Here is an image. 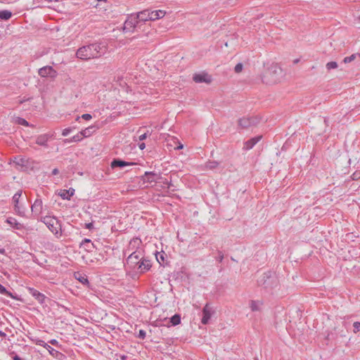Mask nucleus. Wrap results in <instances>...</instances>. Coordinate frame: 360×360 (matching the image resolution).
<instances>
[{
    "instance_id": "20",
    "label": "nucleus",
    "mask_w": 360,
    "mask_h": 360,
    "mask_svg": "<svg viewBox=\"0 0 360 360\" xmlns=\"http://www.w3.org/2000/svg\"><path fill=\"white\" fill-rule=\"evenodd\" d=\"M37 345H39V346H42L44 348H46L49 351V352L53 356H54L55 354L58 353V351H56V349L52 348L50 345H49L47 343H46L44 340H37Z\"/></svg>"
},
{
    "instance_id": "13",
    "label": "nucleus",
    "mask_w": 360,
    "mask_h": 360,
    "mask_svg": "<svg viewBox=\"0 0 360 360\" xmlns=\"http://www.w3.org/2000/svg\"><path fill=\"white\" fill-rule=\"evenodd\" d=\"M32 214L34 217H39L42 213L43 203L41 199H36L31 206Z\"/></svg>"
},
{
    "instance_id": "59",
    "label": "nucleus",
    "mask_w": 360,
    "mask_h": 360,
    "mask_svg": "<svg viewBox=\"0 0 360 360\" xmlns=\"http://www.w3.org/2000/svg\"><path fill=\"white\" fill-rule=\"evenodd\" d=\"M79 118H80L79 117H77L76 120H79Z\"/></svg>"
},
{
    "instance_id": "47",
    "label": "nucleus",
    "mask_w": 360,
    "mask_h": 360,
    "mask_svg": "<svg viewBox=\"0 0 360 360\" xmlns=\"http://www.w3.org/2000/svg\"><path fill=\"white\" fill-rule=\"evenodd\" d=\"M147 136H148V134L144 133V134L140 135L139 139L140 141H143V140L146 139L147 138Z\"/></svg>"
},
{
    "instance_id": "15",
    "label": "nucleus",
    "mask_w": 360,
    "mask_h": 360,
    "mask_svg": "<svg viewBox=\"0 0 360 360\" xmlns=\"http://www.w3.org/2000/svg\"><path fill=\"white\" fill-rule=\"evenodd\" d=\"M133 165H135V163L131 162H126V161L120 160V159H114L110 163V167L112 169L116 168V167L122 168L124 167Z\"/></svg>"
},
{
    "instance_id": "1",
    "label": "nucleus",
    "mask_w": 360,
    "mask_h": 360,
    "mask_svg": "<svg viewBox=\"0 0 360 360\" xmlns=\"http://www.w3.org/2000/svg\"><path fill=\"white\" fill-rule=\"evenodd\" d=\"M106 50L105 45L95 42L79 48L76 52V57L82 60L98 58L105 53Z\"/></svg>"
},
{
    "instance_id": "39",
    "label": "nucleus",
    "mask_w": 360,
    "mask_h": 360,
    "mask_svg": "<svg viewBox=\"0 0 360 360\" xmlns=\"http://www.w3.org/2000/svg\"><path fill=\"white\" fill-rule=\"evenodd\" d=\"M352 179L353 180H359L360 179V170L355 171L352 175Z\"/></svg>"
},
{
    "instance_id": "53",
    "label": "nucleus",
    "mask_w": 360,
    "mask_h": 360,
    "mask_svg": "<svg viewBox=\"0 0 360 360\" xmlns=\"http://www.w3.org/2000/svg\"><path fill=\"white\" fill-rule=\"evenodd\" d=\"M162 183L168 184L167 188H169V187L171 186L170 183L169 184L166 180H165V181H162Z\"/></svg>"
},
{
    "instance_id": "43",
    "label": "nucleus",
    "mask_w": 360,
    "mask_h": 360,
    "mask_svg": "<svg viewBox=\"0 0 360 360\" xmlns=\"http://www.w3.org/2000/svg\"><path fill=\"white\" fill-rule=\"evenodd\" d=\"M141 243V240L138 238H133L132 240H131L130 243H129V245H139V243Z\"/></svg>"
},
{
    "instance_id": "21",
    "label": "nucleus",
    "mask_w": 360,
    "mask_h": 360,
    "mask_svg": "<svg viewBox=\"0 0 360 360\" xmlns=\"http://www.w3.org/2000/svg\"><path fill=\"white\" fill-rule=\"evenodd\" d=\"M6 222L9 224L11 226H13L16 229H21L22 224L18 223L15 218L9 217L6 219Z\"/></svg>"
},
{
    "instance_id": "28",
    "label": "nucleus",
    "mask_w": 360,
    "mask_h": 360,
    "mask_svg": "<svg viewBox=\"0 0 360 360\" xmlns=\"http://www.w3.org/2000/svg\"><path fill=\"white\" fill-rule=\"evenodd\" d=\"M82 245H85L86 247V250L88 251H91V248H94V243H92L91 240L88 239V238L84 239L82 243Z\"/></svg>"
},
{
    "instance_id": "7",
    "label": "nucleus",
    "mask_w": 360,
    "mask_h": 360,
    "mask_svg": "<svg viewBox=\"0 0 360 360\" xmlns=\"http://www.w3.org/2000/svg\"><path fill=\"white\" fill-rule=\"evenodd\" d=\"M260 122V118L255 117H243L238 120V124L242 128H248L252 126H256Z\"/></svg>"
},
{
    "instance_id": "27",
    "label": "nucleus",
    "mask_w": 360,
    "mask_h": 360,
    "mask_svg": "<svg viewBox=\"0 0 360 360\" xmlns=\"http://www.w3.org/2000/svg\"><path fill=\"white\" fill-rule=\"evenodd\" d=\"M181 322V316L179 314H174L170 318V323L172 326H176Z\"/></svg>"
},
{
    "instance_id": "33",
    "label": "nucleus",
    "mask_w": 360,
    "mask_h": 360,
    "mask_svg": "<svg viewBox=\"0 0 360 360\" xmlns=\"http://www.w3.org/2000/svg\"><path fill=\"white\" fill-rule=\"evenodd\" d=\"M218 164L216 161H209L206 163V167L212 169L216 168Z\"/></svg>"
},
{
    "instance_id": "31",
    "label": "nucleus",
    "mask_w": 360,
    "mask_h": 360,
    "mask_svg": "<svg viewBox=\"0 0 360 360\" xmlns=\"http://www.w3.org/2000/svg\"><path fill=\"white\" fill-rule=\"evenodd\" d=\"M21 195H22V191H19L17 193H15L14 194V195L13 196V201L15 203V205H18L19 199H20Z\"/></svg>"
},
{
    "instance_id": "58",
    "label": "nucleus",
    "mask_w": 360,
    "mask_h": 360,
    "mask_svg": "<svg viewBox=\"0 0 360 360\" xmlns=\"http://www.w3.org/2000/svg\"><path fill=\"white\" fill-rule=\"evenodd\" d=\"M98 1H105L106 0H97Z\"/></svg>"
},
{
    "instance_id": "34",
    "label": "nucleus",
    "mask_w": 360,
    "mask_h": 360,
    "mask_svg": "<svg viewBox=\"0 0 360 360\" xmlns=\"http://www.w3.org/2000/svg\"><path fill=\"white\" fill-rule=\"evenodd\" d=\"M155 12L156 13L155 18L158 19L163 18L166 14V12L163 10H157Z\"/></svg>"
},
{
    "instance_id": "40",
    "label": "nucleus",
    "mask_w": 360,
    "mask_h": 360,
    "mask_svg": "<svg viewBox=\"0 0 360 360\" xmlns=\"http://www.w3.org/2000/svg\"><path fill=\"white\" fill-rule=\"evenodd\" d=\"M146 333L145 330H140L139 331V333H138V335L137 337L141 340H144L146 338Z\"/></svg>"
},
{
    "instance_id": "9",
    "label": "nucleus",
    "mask_w": 360,
    "mask_h": 360,
    "mask_svg": "<svg viewBox=\"0 0 360 360\" xmlns=\"http://www.w3.org/2000/svg\"><path fill=\"white\" fill-rule=\"evenodd\" d=\"M162 177L160 174L155 173L153 172H146L144 175L142 176V180L147 183H156L158 181L162 179Z\"/></svg>"
},
{
    "instance_id": "36",
    "label": "nucleus",
    "mask_w": 360,
    "mask_h": 360,
    "mask_svg": "<svg viewBox=\"0 0 360 360\" xmlns=\"http://www.w3.org/2000/svg\"><path fill=\"white\" fill-rule=\"evenodd\" d=\"M356 58V55L355 54H352L350 56H348V57H345L343 60V62L345 63H350L352 62V60H354Z\"/></svg>"
},
{
    "instance_id": "2",
    "label": "nucleus",
    "mask_w": 360,
    "mask_h": 360,
    "mask_svg": "<svg viewBox=\"0 0 360 360\" xmlns=\"http://www.w3.org/2000/svg\"><path fill=\"white\" fill-rule=\"evenodd\" d=\"M278 279L275 273L267 271L264 273L257 280L259 286L264 288L267 292H272L278 285Z\"/></svg>"
},
{
    "instance_id": "45",
    "label": "nucleus",
    "mask_w": 360,
    "mask_h": 360,
    "mask_svg": "<svg viewBox=\"0 0 360 360\" xmlns=\"http://www.w3.org/2000/svg\"><path fill=\"white\" fill-rule=\"evenodd\" d=\"M15 160H15V162H16L18 165H23V163H24V162H23V159H22V158H19V159H18V158H15Z\"/></svg>"
},
{
    "instance_id": "42",
    "label": "nucleus",
    "mask_w": 360,
    "mask_h": 360,
    "mask_svg": "<svg viewBox=\"0 0 360 360\" xmlns=\"http://www.w3.org/2000/svg\"><path fill=\"white\" fill-rule=\"evenodd\" d=\"M71 131H72L71 128H65L63 130L62 135L63 136H66L71 132Z\"/></svg>"
},
{
    "instance_id": "11",
    "label": "nucleus",
    "mask_w": 360,
    "mask_h": 360,
    "mask_svg": "<svg viewBox=\"0 0 360 360\" xmlns=\"http://www.w3.org/2000/svg\"><path fill=\"white\" fill-rule=\"evenodd\" d=\"M193 79L195 83L205 82L206 84H210L212 82L211 76L205 72L195 74L193 77Z\"/></svg>"
},
{
    "instance_id": "14",
    "label": "nucleus",
    "mask_w": 360,
    "mask_h": 360,
    "mask_svg": "<svg viewBox=\"0 0 360 360\" xmlns=\"http://www.w3.org/2000/svg\"><path fill=\"white\" fill-rule=\"evenodd\" d=\"M262 136H257L248 140L244 143L243 149L248 150L252 149L261 139Z\"/></svg>"
},
{
    "instance_id": "8",
    "label": "nucleus",
    "mask_w": 360,
    "mask_h": 360,
    "mask_svg": "<svg viewBox=\"0 0 360 360\" xmlns=\"http://www.w3.org/2000/svg\"><path fill=\"white\" fill-rule=\"evenodd\" d=\"M54 133H46L37 136L35 139V143L44 148H48L49 144L48 142L50 139H53Z\"/></svg>"
},
{
    "instance_id": "46",
    "label": "nucleus",
    "mask_w": 360,
    "mask_h": 360,
    "mask_svg": "<svg viewBox=\"0 0 360 360\" xmlns=\"http://www.w3.org/2000/svg\"><path fill=\"white\" fill-rule=\"evenodd\" d=\"M49 342H50L51 345H54V346H56V347H58V345H59V343H58V340H56V339H52V340H51L49 341Z\"/></svg>"
},
{
    "instance_id": "3",
    "label": "nucleus",
    "mask_w": 360,
    "mask_h": 360,
    "mask_svg": "<svg viewBox=\"0 0 360 360\" xmlns=\"http://www.w3.org/2000/svg\"><path fill=\"white\" fill-rule=\"evenodd\" d=\"M283 77V70L277 65H271L262 77V82L268 84L277 83Z\"/></svg>"
},
{
    "instance_id": "25",
    "label": "nucleus",
    "mask_w": 360,
    "mask_h": 360,
    "mask_svg": "<svg viewBox=\"0 0 360 360\" xmlns=\"http://www.w3.org/2000/svg\"><path fill=\"white\" fill-rule=\"evenodd\" d=\"M95 131H96V127L94 126H91L81 131H82V134H83V136L88 137Z\"/></svg>"
},
{
    "instance_id": "41",
    "label": "nucleus",
    "mask_w": 360,
    "mask_h": 360,
    "mask_svg": "<svg viewBox=\"0 0 360 360\" xmlns=\"http://www.w3.org/2000/svg\"><path fill=\"white\" fill-rule=\"evenodd\" d=\"M156 13L155 11H150L149 20H155L158 18H155Z\"/></svg>"
},
{
    "instance_id": "37",
    "label": "nucleus",
    "mask_w": 360,
    "mask_h": 360,
    "mask_svg": "<svg viewBox=\"0 0 360 360\" xmlns=\"http://www.w3.org/2000/svg\"><path fill=\"white\" fill-rule=\"evenodd\" d=\"M354 330L353 332L354 333H358L360 330V322L356 321L353 323Z\"/></svg>"
},
{
    "instance_id": "49",
    "label": "nucleus",
    "mask_w": 360,
    "mask_h": 360,
    "mask_svg": "<svg viewBox=\"0 0 360 360\" xmlns=\"http://www.w3.org/2000/svg\"><path fill=\"white\" fill-rule=\"evenodd\" d=\"M59 173V170L57 168H55L52 170V175H56Z\"/></svg>"
},
{
    "instance_id": "23",
    "label": "nucleus",
    "mask_w": 360,
    "mask_h": 360,
    "mask_svg": "<svg viewBox=\"0 0 360 360\" xmlns=\"http://www.w3.org/2000/svg\"><path fill=\"white\" fill-rule=\"evenodd\" d=\"M83 134H82V131L78 133L77 134L73 136L72 138L69 139H65L64 141L65 143H70V142H77L81 141L83 139Z\"/></svg>"
},
{
    "instance_id": "50",
    "label": "nucleus",
    "mask_w": 360,
    "mask_h": 360,
    "mask_svg": "<svg viewBox=\"0 0 360 360\" xmlns=\"http://www.w3.org/2000/svg\"><path fill=\"white\" fill-rule=\"evenodd\" d=\"M139 148L141 150H143V149H144L146 148V145H145L144 143H141L139 144Z\"/></svg>"
},
{
    "instance_id": "30",
    "label": "nucleus",
    "mask_w": 360,
    "mask_h": 360,
    "mask_svg": "<svg viewBox=\"0 0 360 360\" xmlns=\"http://www.w3.org/2000/svg\"><path fill=\"white\" fill-rule=\"evenodd\" d=\"M250 308L252 311L259 310V302L257 301H252L250 303Z\"/></svg>"
},
{
    "instance_id": "22",
    "label": "nucleus",
    "mask_w": 360,
    "mask_h": 360,
    "mask_svg": "<svg viewBox=\"0 0 360 360\" xmlns=\"http://www.w3.org/2000/svg\"><path fill=\"white\" fill-rule=\"evenodd\" d=\"M75 278L81 282L82 284H88L89 281L86 275H82L79 272L75 273Z\"/></svg>"
},
{
    "instance_id": "6",
    "label": "nucleus",
    "mask_w": 360,
    "mask_h": 360,
    "mask_svg": "<svg viewBox=\"0 0 360 360\" xmlns=\"http://www.w3.org/2000/svg\"><path fill=\"white\" fill-rule=\"evenodd\" d=\"M141 254L136 251L132 252L127 257L125 263V266H127L129 269H133L137 265L139 264L141 260Z\"/></svg>"
},
{
    "instance_id": "4",
    "label": "nucleus",
    "mask_w": 360,
    "mask_h": 360,
    "mask_svg": "<svg viewBox=\"0 0 360 360\" xmlns=\"http://www.w3.org/2000/svg\"><path fill=\"white\" fill-rule=\"evenodd\" d=\"M41 221L44 223L49 229L55 235L58 234L59 230L61 229L59 221L55 217L45 216L41 218Z\"/></svg>"
},
{
    "instance_id": "16",
    "label": "nucleus",
    "mask_w": 360,
    "mask_h": 360,
    "mask_svg": "<svg viewBox=\"0 0 360 360\" xmlns=\"http://www.w3.org/2000/svg\"><path fill=\"white\" fill-rule=\"evenodd\" d=\"M211 308L208 304H206L202 310V318L201 322L203 324H207L211 317Z\"/></svg>"
},
{
    "instance_id": "32",
    "label": "nucleus",
    "mask_w": 360,
    "mask_h": 360,
    "mask_svg": "<svg viewBox=\"0 0 360 360\" xmlns=\"http://www.w3.org/2000/svg\"><path fill=\"white\" fill-rule=\"evenodd\" d=\"M337 68H338V63L335 61H330L326 64V68L328 70H330L332 69H335Z\"/></svg>"
},
{
    "instance_id": "12",
    "label": "nucleus",
    "mask_w": 360,
    "mask_h": 360,
    "mask_svg": "<svg viewBox=\"0 0 360 360\" xmlns=\"http://www.w3.org/2000/svg\"><path fill=\"white\" fill-rule=\"evenodd\" d=\"M28 292L41 304H44L46 297L34 288H27Z\"/></svg>"
},
{
    "instance_id": "57",
    "label": "nucleus",
    "mask_w": 360,
    "mask_h": 360,
    "mask_svg": "<svg viewBox=\"0 0 360 360\" xmlns=\"http://www.w3.org/2000/svg\"><path fill=\"white\" fill-rule=\"evenodd\" d=\"M0 335H5V333H0Z\"/></svg>"
},
{
    "instance_id": "5",
    "label": "nucleus",
    "mask_w": 360,
    "mask_h": 360,
    "mask_svg": "<svg viewBox=\"0 0 360 360\" xmlns=\"http://www.w3.org/2000/svg\"><path fill=\"white\" fill-rule=\"evenodd\" d=\"M140 23L135 14L129 15L124 23L123 30L124 32H132Z\"/></svg>"
},
{
    "instance_id": "19",
    "label": "nucleus",
    "mask_w": 360,
    "mask_h": 360,
    "mask_svg": "<svg viewBox=\"0 0 360 360\" xmlns=\"http://www.w3.org/2000/svg\"><path fill=\"white\" fill-rule=\"evenodd\" d=\"M75 194V189L72 188H70L68 190H62L59 195L64 200H70V198Z\"/></svg>"
},
{
    "instance_id": "24",
    "label": "nucleus",
    "mask_w": 360,
    "mask_h": 360,
    "mask_svg": "<svg viewBox=\"0 0 360 360\" xmlns=\"http://www.w3.org/2000/svg\"><path fill=\"white\" fill-rule=\"evenodd\" d=\"M12 16V13L8 10L0 11V18L1 20H7Z\"/></svg>"
},
{
    "instance_id": "44",
    "label": "nucleus",
    "mask_w": 360,
    "mask_h": 360,
    "mask_svg": "<svg viewBox=\"0 0 360 360\" xmlns=\"http://www.w3.org/2000/svg\"><path fill=\"white\" fill-rule=\"evenodd\" d=\"M81 117L85 120H89L92 118V116L90 114L86 113L83 114Z\"/></svg>"
},
{
    "instance_id": "55",
    "label": "nucleus",
    "mask_w": 360,
    "mask_h": 360,
    "mask_svg": "<svg viewBox=\"0 0 360 360\" xmlns=\"http://www.w3.org/2000/svg\"><path fill=\"white\" fill-rule=\"evenodd\" d=\"M46 1H49V2H52V1H55V0H46Z\"/></svg>"
},
{
    "instance_id": "51",
    "label": "nucleus",
    "mask_w": 360,
    "mask_h": 360,
    "mask_svg": "<svg viewBox=\"0 0 360 360\" xmlns=\"http://www.w3.org/2000/svg\"><path fill=\"white\" fill-rule=\"evenodd\" d=\"M13 360H22L19 356L15 355L13 356Z\"/></svg>"
},
{
    "instance_id": "38",
    "label": "nucleus",
    "mask_w": 360,
    "mask_h": 360,
    "mask_svg": "<svg viewBox=\"0 0 360 360\" xmlns=\"http://www.w3.org/2000/svg\"><path fill=\"white\" fill-rule=\"evenodd\" d=\"M243 64L241 63H238L234 68V71L236 72V73H239L242 71L243 70Z\"/></svg>"
},
{
    "instance_id": "48",
    "label": "nucleus",
    "mask_w": 360,
    "mask_h": 360,
    "mask_svg": "<svg viewBox=\"0 0 360 360\" xmlns=\"http://www.w3.org/2000/svg\"><path fill=\"white\" fill-rule=\"evenodd\" d=\"M85 228H86V229H93V228H94V224H93V223H92V222H91V223H87V224H85Z\"/></svg>"
},
{
    "instance_id": "56",
    "label": "nucleus",
    "mask_w": 360,
    "mask_h": 360,
    "mask_svg": "<svg viewBox=\"0 0 360 360\" xmlns=\"http://www.w3.org/2000/svg\"><path fill=\"white\" fill-rule=\"evenodd\" d=\"M160 259L164 260V257L162 255L160 256Z\"/></svg>"
},
{
    "instance_id": "54",
    "label": "nucleus",
    "mask_w": 360,
    "mask_h": 360,
    "mask_svg": "<svg viewBox=\"0 0 360 360\" xmlns=\"http://www.w3.org/2000/svg\"><path fill=\"white\" fill-rule=\"evenodd\" d=\"M122 360H124L126 359V356H122V358H121Z\"/></svg>"
},
{
    "instance_id": "26",
    "label": "nucleus",
    "mask_w": 360,
    "mask_h": 360,
    "mask_svg": "<svg viewBox=\"0 0 360 360\" xmlns=\"http://www.w3.org/2000/svg\"><path fill=\"white\" fill-rule=\"evenodd\" d=\"M0 293L6 295L13 299L17 300V296L13 295L11 292H8L6 288L0 283Z\"/></svg>"
},
{
    "instance_id": "18",
    "label": "nucleus",
    "mask_w": 360,
    "mask_h": 360,
    "mask_svg": "<svg viewBox=\"0 0 360 360\" xmlns=\"http://www.w3.org/2000/svg\"><path fill=\"white\" fill-rule=\"evenodd\" d=\"M139 22H146L149 20L150 10H144L135 14Z\"/></svg>"
},
{
    "instance_id": "17",
    "label": "nucleus",
    "mask_w": 360,
    "mask_h": 360,
    "mask_svg": "<svg viewBox=\"0 0 360 360\" xmlns=\"http://www.w3.org/2000/svg\"><path fill=\"white\" fill-rule=\"evenodd\" d=\"M138 266L139 269H140L141 272L143 273L150 269L151 263L150 260L142 258Z\"/></svg>"
},
{
    "instance_id": "29",
    "label": "nucleus",
    "mask_w": 360,
    "mask_h": 360,
    "mask_svg": "<svg viewBox=\"0 0 360 360\" xmlns=\"http://www.w3.org/2000/svg\"><path fill=\"white\" fill-rule=\"evenodd\" d=\"M14 209L18 215L25 216V208L20 207L18 205H14Z\"/></svg>"
},
{
    "instance_id": "10",
    "label": "nucleus",
    "mask_w": 360,
    "mask_h": 360,
    "mask_svg": "<svg viewBox=\"0 0 360 360\" xmlns=\"http://www.w3.org/2000/svg\"><path fill=\"white\" fill-rule=\"evenodd\" d=\"M39 75L42 77H50L55 78L57 72L51 66H44L39 70Z\"/></svg>"
},
{
    "instance_id": "52",
    "label": "nucleus",
    "mask_w": 360,
    "mask_h": 360,
    "mask_svg": "<svg viewBox=\"0 0 360 360\" xmlns=\"http://www.w3.org/2000/svg\"><path fill=\"white\" fill-rule=\"evenodd\" d=\"M5 249L4 248H0V254L4 255L5 253Z\"/></svg>"
},
{
    "instance_id": "35",
    "label": "nucleus",
    "mask_w": 360,
    "mask_h": 360,
    "mask_svg": "<svg viewBox=\"0 0 360 360\" xmlns=\"http://www.w3.org/2000/svg\"><path fill=\"white\" fill-rule=\"evenodd\" d=\"M16 122L19 124H21V125H23L25 127L29 126L28 122L22 117H18L16 120Z\"/></svg>"
}]
</instances>
